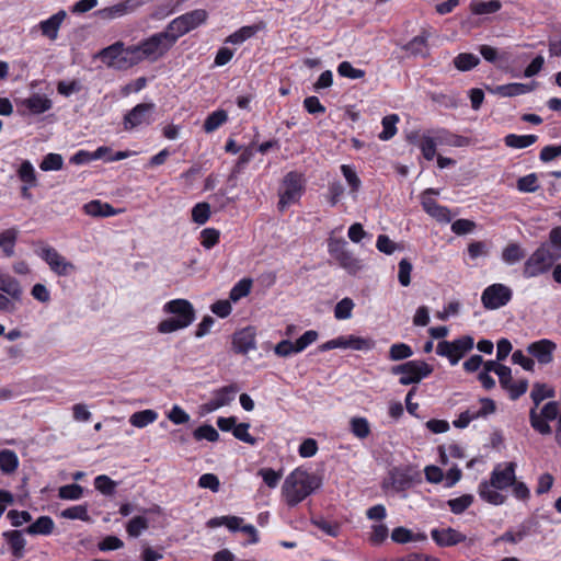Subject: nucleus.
Returning a JSON list of instances; mask_svg holds the SVG:
<instances>
[{
  "mask_svg": "<svg viewBox=\"0 0 561 561\" xmlns=\"http://www.w3.org/2000/svg\"><path fill=\"white\" fill-rule=\"evenodd\" d=\"M228 119L227 112L224 110H217L209 114L204 122V130L206 133H213L218 129Z\"/></svg>",
  "mask_w": 561,
  "mask_h": 561,
  "instance_id": "79ce46f5",
  "label": "nucleus"
},
{
  "mask_svg": "<svg viewBox=\"0 0 561 561\" xmlns=\"http://www.w3.org/2000/svg\"><path fill=\"white\" fill-rule=\"evenodd\" d=\"M321 485V479L305 469L296 468L285 479L282 494L286 504L296 506Z\"/></svg>",
  "mask_w": 561,
  "mask_h": 561,
  "instance_id": "7ed1b4c3",
  "label": "nucleus"
},
{
  "mask_svg": "<svg viewBox=\"0 0 561 561\" xmlns=\"http://www.w3.org/2000/svg\"><path fill=\"white\" fill-rule=\"evenodd\" d=\"M60 516L67 519H80L83 522L90 519L87 505H75L68 507L60 513Z\"/></svg>",
  "mask_w": 561,
  "mask_h": 561,
  "instance_id": "4d7b16f0",
  "label": "nucleus"
},
{
  "mask_svg": "<svg viewBox=\"0 0 561 561\" xmlns=\"http://www.w3.org/2000/svg\"><path fill=\"white\" fill-rule=\"evenodd\" d=\"M257 474L262 477L264 483L271 489H275L278 485L283 476L282 471H275L272 468H262Z\"/></svg>",
  "mask_w": 561,
  "mask_h": 561,
  "instance_id": "69168bd1",
  "label": "nucleus"
},
{
  "mask_svg": "<svg viewBox=\"0 0 561 561\" xmlns=\"http://www.w3.org/2000/svg\"><path fill=\"white\" fill-rule=\"evenodd\" d=\"M391 539L397 543H408L412 541H424L426 535L422 533L414 534L412 530L400 526L392 530Z\"/></svg>",
  "mask_w": 561,
  "mask_h": 561,
  "instance_id": "7c9ffc66",
  "label": "nucleus"
},
{
  "mask_svg": "<svg viewBox=\"0 0 561 561\" xmlns=\"http://www.w3.org/2000/svg\"><path fill=\"white\" fill-rule=\"evenodd\" d=\"M100 57L104 64L114 69H127L134 66L129 61V46L125 47L122 42L104 48L100 53Z\"/></svg>",
  "mask_w": 561,
  "mask_h": 561,
  "instance_id": "dca6fc26",
  "label": "nucleus"
},
{
  "mask_svg": "<svg viewBox=\"0 0 561 561\" xmlns=\"http://www.w3.org/2000/svg\"><path fill=\"white\" fill-rule=\"evenodd\" d=\"M175 43L174 36L165 27L163 31L140 41L138 44L130 45L129 61L134 66L144 61L156 62L163 58Z\"/></svg>",
  "mask_w": 561,
  "mask_h": 561,
  "instance_id": "f03ea898",
  "label": "nucleus"
},
{
  "mask_svg": "<svg viewBox=\"0 0 561 561\" xmlns=\"http://www.w3.org/2000/svg\"><path fill=\"white\" fill-rule=\"evenodd\" d=\"M83 495V488L79 484L72 483L62 485L58 489V496L61 500H80Z\"/></svg>",
  "mask_w": 561,
  "mask_h": 561,
  "instance_id": "6e6d98bb",
  "label": "nucleus"
},
{
  "mask_svg": "<svg viewBox=\"0 0 561 561\" xmlns=\"http://www.w3.org/2000/svg\"><path fill=\"white\" fill-rule=\"evenodd\" d=\"M157 419L158 413L153 410L148 409L131 414L129 417V423L135 427L142 428L153 423Z\"/></svg>",
  "mask_w": 561,
  "mask_h": 561,
  "instance_id": "e433bc0d",
  "label": "nucleus"
},
{
  "mask_svg": "<svg viewBox=\"0 0 561 561\" xmlns=\"http://www.w3.org/2000/svg\"><path fill=\"white\" fill-rule=\"evenodd\" d=\"M64 165V159L59 153H48L39 164L43 171H58Z\"/></svg>",
  "mask_w": 561,
  "mask_h": 561,
  "instance_id": "bf43d9fd",
  "label": "nucleus"
},
{
  "mask_svg": "<svg viewBox=\"0 0 561 561\" xmlns=\"http://www.w3.org/2000/svg\"><path fill=\"white\" fill-rule=\"evenodd\" d=\"M19 459L14 451L4 449L0 451V469L5 473H11L16 470Z\"/></svg>",
  "mask_w": 561,
  "mask_h": 561,
  "instance_id": "09e8293b",
  "label": "nucleus"
},
{
  "mask_svg": "<svg viewBox=\"0 0 561 561\" xmlns=\"http://www.w3.org/2000/svg\"><path fill=\"white\" fill-rule=\"evenodd\" d=\"M524 257L525 251L517 243H510L502 251V260L508 265L516 264Z\"/></svg>",
  "mask_w": 561,
  "mask_h": 561,
  "instance_id": "58836bf2",
  "label": "nucleus"
},
{
  "mask_svg": "<svg viewBox=\"0 0 561 561\" xmlns=\"http://www.w3.org/2000/svg\"><path fill=\"white\" fill-rule=\"evenodd\" d=\"M18 229L10 228L0 233V248L5 256L11 257L14 255V247L18 239Z\"/></svg>",
  "mask_w": 561,
  "mask_h": 561,
  "instance_id": "473e14b6",
  "label": "nucleus"
},
{
  "mask_svg": "<svg viewBox=\"0 0 561 561\" xmlns=\"http://www.w3.org/2000/svg\"><path fill=\"white\" fill-rule=\"evenodd\" d=\"M513 297V290L500 283L492 284L484 288L481 295V302L488 310H496L506 306Z\"/></svg>",
  "mask_w": 561,
  "mask_h": 561,
  "instance_id": "4468645a",
  "label": "nucleus"
},
{
  "mask_svg": "<svg viewBox=\"0 0 561 561\" xmlns=\"http://www.w3.org/2000/svg\"><path fill=\"white\" fill-rule=\"evenodd\" d=\"M232 347L233 351L239 354H248L250 351L255 350L256 342L254 332L250 328H247L234 333Z\"/></svg>",
  "mask_w": 561,
  "mask_h": 561,
  "instance_id": "412c9836",
  "label": "nucleus"
},
{
  "mask_svg": "<svg viewBox=\"0 0 561 561\" xmlns=\"http://www.w3.org/2000/svg\"><path fill=\"white\" fill-rule=\"evenodd\" d=\"M553 397H554V390L552 388L548 387L547 385L537 382L533 386V389L530 392V398L534 402V407L538 408L539 404L545 399H549V398H553Z\"/></svg>",
  "mask_w": 561,
  "mask_h": 561,
  "instance_id": "37998d69",
  "label": "nucleus"
},
{
  "mask_svg": "<svg viewBox=\"0 0 561 561\" xmlns=\"http://www.w3.org/2000/svg\"><path fill=\"white\" fill-rule=\"evenodd\" d=\"M257 31H259V27L255 25L242 26L234 33L230 34L227 37L226 43H230V44H234V45L242 44L247 39L254 36L257 33Z\"/></svg>",
  "mask_w": 561,
  "mask_h": 561,
  "instance_id": "ea45409f",
  "label": "nucleus"
},
{
  "mask_svg": "<svg viewBox=\"0 0 561 561\" xmlns=\"http://www.w3.org/2000/svg\"><path fill=\"white\" fill-rule=\"evenodd\" d=\"M154 103H140L128 111L123 119L125 130L149 126L153 122Z\"/></svg>",
  "mask_w": 561,
  "mask_h": 561,
  "instance_id": "2eb2a0df",
  "label": "nucleus"
},
{
  "mask_svg": "<svg viewBox=\"0 0 561 561\" xmlns=\"http://www.w3.org/2000/svg\"><path fill=\"white\" fill-rule=\"evenodd\" d=\"M337 73L341 77L350 78V79H362L365 76V71L362 69L354 68L351 62L342 61L337 66Z\"/></svg>",
  "mask_w": 561,
  "mask_h": 561,
  "instance_id": "774afa93",
  "label": "nucleus"
},
{
  "mask_svg": "<svg viewBox=\"0 0 561 561\" xmlns=\"http://www.w3.org/2000/svg\"><path fill=\"white\" fill-rule=\"evenodd\" d=\"M433 367L424 360L414 359L391 367V374L400 376L399 383L402 386L420 383L433 373Z\"/></svg>",
  "mask_w": 561,
  "mask_h": 561,
  "instance_id": "423d86ee",
  "label": "nucleus"
},
{
  "mask_svg": "<svg viewBox=\"0 0 561 561\" xmlns=\"http://www.w3.org/2000/svg\"><path fill=\"white\" fill-rule=\"evenodd\" d=\"M116 485V482L105 474L98 476L94 479L95 489L104 495H112L115 491Z\"/></svg>",
  "mask_w": 561,
  "mask_h": 561,
  "instance_id": "0e129e2a",
  "label": "nucleus"
},
{
  "mask_svg": "<svg viewBox=\"0 0 561 561\" xmlns=\"http://www.w3.org/2000/svg\"><path fill=\"white\" fill-rule=\"evenodd\" d=\"M419 479V473L410 467H394L389 470L387 478L382 482L385 491L396 493L404 492L412 486Z\"/></svg>",
  "mask_w": 561,
  "mask_h": 561,
  "instance_id": "9b49d317",
  "label": "nucleus"
},
{
  "mask_svg": "<svg viewBox=\"0 0 561 561\" xmlns=\"http://www.w3.org/2000/svg\"><path fill=\"white\" fill-rule=\"evenodd\" d=\"M474 341L470 335H462L454 341H440L437 343L436 353L439 356L447 357L450 365L455 366L458 362L473 348Z\"/></svg>",
  "mask_w": 561,
  "mask_h": 561,
  "instance_id": "6e6552de",
  "label": "nucleus"
},
{
  "mask_svg": "<svg viewBox=\"0 0 561 561\" xmlns=\"http://www.w3.org/2000/svg\"><path fill=\"white\" fill-rule=\"evenodd\" d=\"M437 140L433 137L432 134H424L421 139L419 147L422 151L423 157L431 161L434 159L436 154Z\"/></svg>",
  "mask_w": 561,
  "mask_h": 561,
  "instance_id": "c03bdc74",
  "label": "nucleus"
},
{
  "mask_svg": "<svg viewBox=\"0 0 561 561\" xmlns=\"http://www.w3.org/2000/svg\"><path fill=\"white\" fill-rule=\"evenodd\" d=\"M36 254L45 261L50 271L58 276H68L76 271V266L50 245H44L37 249Z\"/></svg>",
  "mask_w": 561,
  "mask_h": 561,
  "instance_id": "ddd939ff",
  "label": "nucleus"
},
{
  "mask_svg": "<svg viewBox=\"0 0 561 561\" xmlns=\"http://www.w3.org/2000/svg\"><path fill=\"white\" fill-rule=\"evenodd\" d=\"M339 264L350 274H356L362 268L360 260H358L351 251H346L339 260Z\"/></svg>",
  "mask_w": 561,
  "mask_h": 561,
  "instance_id": "603ef678",
  "label": "nucleus"
},
{
  "mask_svg": "<svg viewBox=\"0 0 561 561\" xmlns=\"http://www.w3.org/2000/svg\"><path fill=\"white\" fill-rule=\"evenodd\" d=\"M83 210L87 215L92 217H111L118 214V210H116L112 205L99 199L84 204Z\"/></svg>",
  "mask_w": 561,
  "mask_h": 561,
  "instance_id": "bb28decb",
  "label": "nucleus"
},
{
  "mask_svg": "<svg viewBox=\"0 0 561 561\" xmlns=\"http://www.w3.org/2000/svg\"><path fill=\"white\" fill-rule=\"evenodd\" d=\"M210 216V206L208 203H198L192 209V219L198 225L207 222Z\"/></svg>",
  "mask_w": 561,
  "mask_h": 561,
  "instance_id": "052dcab7",
  "label": "nucleus"
},
{
  "mask_svg": "<svg viewBox=\"0 0 561 561\" xmlns=\"http://www.w3.org/2000/svg\"><path fill=\"white\" fill-rule=\"evenodd\" d=\"M427 39L428 34L423 32L421 35L413 37L408 44H405L403 49L409 51L412 56L425 57L428 53Z\"/></svg>",
  "mask_w": 561,
  "mask_h": 561,
  "instance_id": "c85d7f7f",
  "label": "nucleus"
},
{
  "mask_svg": "<svg viewBox=\"0 0 561 561\" xmlns=\"http://www.w3.org/2000/svg\"><path fill=\"white\" fill-rule=\"evenodd\" d=\"M350 430L352 434L359 438L365 439L370 435V424L366 417L354 416L350 421Z\"/></svg>",
  "mask_w": 561,
  "mask_h": 561,
  "instance_id": "c9c22d12",
  "label": "nucleus"
},
{
  "mask_svg": "<svg viewBox=\"0 0 561 561\" xmlns=\"http://www.w3.org/2000/svg\"><path fill=\"white\" fill-rule=\"evenodd\" d=\"M517 465L513 461L496 463L490 473L489 480L479 483V496L486 503L503 505L507 496L502 491L511 488L516 479Z\"/></svg>",
  "mask_w": 561,
  "mask_h": 561,
  "instance_id": "f257e3e1",
  "label": "nucleus"
},
{
  "mask_svg": "<svg viewBox=\"0 0 561 561\" xmlns=\"http://www.w3.org/2000/svg\"><path fill=\"white\" fill-rule=\"evenodd\" d=\"M560 413V407L557 401L547 402L540 411L534 407L529 411V422L531 427L541 435H550L552 428L549 425L550 421L558 417Z\"/></svg>",
  "mask_w": 561,
  "mask_h": 561,
  "instance_id": "9d476101",
  "label": "nucleus"
},
{
  "mask_svg": "<svg viewBox=\"0 0 561 561\" xmlns=\"http://www.w3.org/2000/svg\"><path fill=\"white\" fill-rule=\"evenodd\" d=\"M431 536L442 547L455 546L466 540V536L454 528L433 529Z\"/></svg>",
  "mask_w": 561,
  "mask_h": 561,
  "instance_id": "4be33fe9",
  "label": "nucleus"
},
{
  "mask_svg": "<svg viewBox=\"0 0 561 561\" xmlns=\"http://www.w3.org/2000/svg\"><path fill=\"white\" fill-rule=\"evenodd\" d=\"M413 355V350L405 343H394L389 348V359L399 362L410 358Z\"/></svg>",
  "mask_w": 561,
  "mask_h": 561,
  "instance_id": "de8ad7c7",
  "label": "nucleus"
},
{
  "mask_svg": "<svg viewBox=\"0 0 561 561\" xmlns=\"http://www.w3.org/2000/svg\"><path fill=\"white\" fill-rule=\"evenodd\" d=\"M238 392V388L233 385L221 387L213 392L209 401L204 403L201 409L204 413H211L222 407L229 405Z\"/></svg>",
  "mask_w": 561,
  "mask_h": 561,
  "instance_id": "a211bd4d",
  "label": "nucleus"
},
{
  "mask_svg": "<svg viewBox=\"0 0 561 561\" xmlns=\"http://www.w3.org/2000/svg\"><path fill=\"white\" fill-rule=\"evenodd\" d=\"M502 4L499 0L479 1L473 0L470 4V9L473 14L483 15L495 13L501 9Z\"/></svg>",
  "mask_w": 561,
  "mask_h": 561,
  "instance_id": "4c0bfd02",
  "label": "nucleus"
},
{
  "mask_svg": "<svg viewBox=\"0 0 561 561\" xmlns=\"http://www.w3.org/2000/svg\"><path fill=\"white\" fill-rule=\"evenodd\" d=\"M432 135L435 140H437L438 146L447 145L453 147H462L468 142L465 137L454 135L446 129H437L433 131Z\"/></svg>",
  "mask_w": 561,
  "mask_h": 561,
  "instance_id": "c756f323",
  "label": "nucleus"
},
{
  "mask_svg": "<svg viewBox=\"0 0 561 561\" xmlns=\"http://www.w3.org/2000/svg\"><path fill=\"white\" fill-rule=\"evenodd\" d=\"M144 4L142 0H124L98 11V15L104 20H114L135 12Z\"/></svg>",
  "mask_w": 561,
  "mask_h": 561,
  "instance_id": "6ab92c4d",
  "label": "nucleus"
},
{
  "mask_svg": "<svg viewBox=\"0 0 561 561\" xmlns=\"http://www.w3.org/2000/svg\"><path fill=\"white\" fill-rule=\"evenodd\" d=\"M304 192L301 174L289 172L285 175L279 188L278 209L284 211L290 205L297 203Z\"/></svg>",
  "mask_w": 561,
  "mask_h": 561,
  "instance_id": "1a4fd4ad",
  "label": "nucleus"
},
{
  "mask_svg": "<svg viewBox=\"0 0 561 561\" xmlns=\"http://www.w3.org/2000/svg\"><path fill=\"white\" fill-rule=\"evenodd\" d=\"M376 343L370 337H362L357 335H341L336 339L327 341L319 346L320 352H327L334 348L354 350L368 352L375 347Z\"/></svg>",
  "mask_w": 561,
  "mask_h": 561,
  "instance_id": "f8f14e48",
  "label": "nucleus"
},
{
  "mask_svg": "<svg viewBox=\"0 0 561 561\" xmlns=\"http://www.w3.org/2000/svg\"><path fill=\"white\" fill-rule=\"evenodd\" d=\"M67 14L64 10L58 11L53 14L47 20L42 21L38 26L42 31V34L48 37L50 41H55L58 37V31L66 19Z\"/></svg>",
  "mask_w": 561,
  "mask_h": 561,
  "instance_id": "b1692460",
  "label": "nucleus"
},
{
  "mask_svg": "<svg viewBox=\"0 0 561 561\" xmlns=\"http://www.w3.org/2000/svg\"><path fill=\"white\" fill-rule=\"evenodd\" d=\"M55 523L49 516H41L26 528L28 535H50Z\"/></svg>",
  "mask_w": 561,
  "mask_h": 561,
  "instance_id": "2f4dec72",
  "label": "nucleus"
},
{
  "mask_svg": "<svg viewBox=\"0 0 561 561\" xmlns=\"http://www.w3.org/2000/svg\"><path fill=\"white\" fill-rule=\"evenodd\" d=\"M481 56L489 62L500 65L501 61H507L508 56L506 53H499L496 48L489 45H481L479 47Z\"/></svg>",
  "mask_w": 561,
  "mask_h": 561,
  "instance_id": "3c124183",
  "label": "nucleus"
},
{
  "mask_svg": "<svg viewBox=\"0 0 561 561\" xmlns=\"http://www.w3.org/2000/svg\"><path fill=\"white\" fill-rule=\"evenodd\" d=\"M560 259V252H556L547 242L541 243L524 262L523 276L528 279L543 275Z\"/></svg>",
  "mask_w": 561,
  "mask_h": 561,
  "instance_id": "39448f33",
  "label": "nucleus"
},
{
  "mask_svg": "<svg viewBox=\"0 0 561 561\" xmlns=\"http://www.w3.org/2000/svg\"><path fill=\"white\" fill-rule=\"evenodd\" d=\"M0 291L7 294L13 302L20 301L23 294L20 282L16 278L5 274L0 275Z\"/></svg>",
  "mask_w": 561,
  "mask_h": 561,
  "instance_id": "a878e982",
  "label": "nucleus"
},
{
  "mask_svg": "<svg viewBox=\"0 0 561 561\" xmlns=\"http://www.w3.org/2000/svg\"><path fill=\"white\" fill-rule=\"evenodd\" d=\"M556 348V343L548 339L533 342L527 346L528 353L542 365L550 364L553 360V352Z\"/></svg>",
  "mask_w": 561,
  "mask_h": 561,
  "instance_id": "aec40b11",
  "label": "nucleus"
},
{
  "mask_svg": "<svg viewBox=\"0 0 561 561\" xmlns=\"http://www.w3.org/2000/svg\"><path fill=\"white\" fill-rule=\"evenodd\" d=\"M435 188H427L421 195V204L424 211L439 222H450V211L447 207L439 205L432 195H438Z\"/></svg>",
  "mask_w": 561,
  "mask_h": 561,
  "instance_id": "f3484780",
  "label": "nucleus"
},
{
  "mask_svg": "<svg viewBox=\"0 0 561 561\" xmlns=\"http://www.w3.org/2000/svg\"><path fill=\"white\" fill-rule=\"evenodd\" d=\"M534 87L531 84H525L519 82H513L507 84L497 85L490 91L493 94L500 95L502 98H513L517 95L526 94L533 91Z\"/></svg>",
  "mask_w": 561,
  "mask_h": 561,
  "instance_id": "393cba45",
  "label": "nucleus"
},
{
  "mask_svg": "<svg viewBox=\"0 0 561 561\" xmlns=\"http://www.w3.org/2000/svg\"><path fill=\"white\" fill-rule=\"evenodd\" d=\"M163 312L173 317L162 320L158 331L162 334L172 333L190 327L195 320L193 305L186 299H173L164 304Z\"/></svg>",
  "mask_w": 561,
  "mask_h": 561,
  "instance_id": "20e7f679",
  "label": "nucleus"
},
{
  "mask_svg": "<svg viewBox=\"0 0 561 561\" xmlns=\"http://www.w3.org/2000/svg\"><path fill=\"white\" fill-rule=\"evenodd\" d=\"M538 137L536 135H516L508 134L504 138V142L507 147L515 149H524L537 141Z\"/></svg>",
  "mask_w": 561,
  "mask_h": 561,
  "instance_id": "72a5a7b5",
  "label": "nucleus"
},
{
  "mask_svg": "<svg viewBox=\"0 0 561 561\" xmlns=\"http://www.w3.org/2000/svg\"><path fill=\"white\" fill-rule=\"evenodd\" d=\"M18 176L24 184H28V186L37 185L35 169L28 160L21 163L18 170Z\"/></svg>",
  "mask_w": 561,
  "mask_h": 561,
  "instance_id": "a18cd8bd",
  "label": "nucleus"
},
{
  "mask_svg": "<svg viewBox=\"0 0 561 561\" xmlns=\"http://www.w3.org/2000/svg\"><path fill=\"white\" fill-rule=\"evenodd\" d=\"M252 286V280L250 278H243L239 280L230 290L229 298L232 301H238L241 298L249 295Z\"/></svg>",
  "mask_w": 561,
  "mask_h": 561,
  "instance_id": "5fc2aeb1",
  "label": "nucleus"
},
{
  "mask_svg": "<svg viewBox=\"0 0 561 561\" xmlns=\"http://www.w3.org/2000/svg\"><path fill=\"white\" fill-rule=\"evenodd\" d=\"M517 188L524 193H534L539 188L538 178L535 173L522 176L517 181Z\"/></svg>",
  "mask_w": 561,
  "mask_h": 561,
  "instance_id": "680f3d73",
  "label": "nucleus"
},
{
  "mask_svg": "<svg viewBox=\"0 0 561 561\" xmlns=\"http://www.w3.org/2000/svg\"><path fill=\"white\" fill-rule=\"evenodd\" d=\"M3 536L7 538L8 543L11 547L13 556L16 558H22L26 543L22 533L19 530H12L4 533Z\"/></svg>",
  "mask_w": 561,
  "mask_h": 561,
  "instance_id": "f704fd0d",
  "label": "nucleus"
},
{
  "mask_svg": "<svg viewBox=\"0 0 561 561\" xmlns=\"http://www.w3.org/2000/svg\"><path fill=\"white\" fill-rule=\"evenodd\" d=\"M473 503V495L463 494L447 501V505L454 514L463 513Z\"/></svg>",
  "mask_w": 561,
  "mask_h": 561,
  "instance_id": "864d4df0",
  "label": "nucleus"
},
{
  "mask_svg": "<svg viewBox=\"0 0 561 561\" xmlns=\"http://www.w3.org/2000/svg\"><path fill=\"white\" fill-rule=\"evenodd\" d=\"M207 524L211 528L226 526L230 531L236 533L241 531L244 519L239 516H220L209 519Z\"/></svg>",
  "mask_w": 561,
  "mask_h": 561,
  "instance_id": "cd10ccee",
  "label": "nucleus"
},
{
  "mask_svg": "<svg viewBox=\"0 0 561 561\" xmlns=\"http://www.w3.org/2000/svg\"><path fill=\"white\" fill-rule=\"evenodd\" d=\"M328 251L337 261L347 251V242L344 239L330 238Z\"/></svg>",
  "mask_w": 561,
  "mask_h": 561,
  "instance_id": "338daca9",
  "label": "nucleus"
},
{
  "mask_svg": "<svg viewBox=\"0 0 561 561\" xmlns=\"http://www.w3.org/2000/svg\"><path fill=\"white\" fill-rule=\"evenodd\" d=\"M480 62L479 57L470 53H461L454 58V66L459 71H469Z\"/></svg>",
  "mask_w": 561,
  "mask_h": 561,
  "instance_id": "a19ab883",
  "label": "nucleus"
},
{
  "mask_svg": "<svg viewBox=\"0 0 561 561\" xmlns=\"http://www.w3.org/2000/svg\"><path fill=\"white\" fill-rule=\"evenodd\" d=\"M193 435L196 440L206 439L208 442H217L219 439V433L214 426L208 424L197 427Z\"/></svg>",
  "mask_w": 561,
  "mask_h": 561,
  "instance_id": "e2e57ef3",
  "label": "nucleus"
},
{
  "mask_svg": "<svg viewBox=\"0 0 561 561\" xmlns=\"http://www.w3.org/2000/svg\"><path fill=\"white\" fill-rule=\"evenodd\" d=\"M149 527V520L144 516L133 517L127 526L126 531L129 537L137 538Z\"/></svg>",
  "mask_w": 561,
  "mask_h": 561,
  "instance_id": "49530a36",
  "label": "nucleus"
},
{
  "mask_svg": "<svg viewBox=\"0 0 561 561\" xmlns=\"http://www.w3.org/2000/svg\"><path fill=\"white\" fill-rule=\"evenodd\" d=\"M399 116L397 114H390L382 118V131L379 134L381 140H389L397 134V123Z\"/></svg>",
  "mask_w": 561,
  "mask_h": 561,
  "instance_id": "8fccbe9b",
  "label": "nucleus"
},
{
  "mask_svg": "<svg viewBox=\"0 0 561 561\" xmlns=\"http://www.w3.org/2000/svg\"><path fill=\"white\" fill-rule=\"evenodd\" d=\"M20 105L24 110H27L30 114L39 115L49 111L53 106V102L47 96L35 93L30 98L22 100Z\"/></svg>",
  "mask_w": 561,
  "mask_h": 561,
  "instance_id": "5701e85b",
  "label": "nucleus"
},
{
  "mask_svg": "<svg viewBox=\"0 0 561 561\" xmlns=\"http://www.w3.org/2000/svg\"><path fill=\"white\" fill-rule=\"evenodd\" d=\"M207 19L208 12L206 10L196 9L173 19L167 25V30L174 36V41L178 42L181 36L197 28L204 24Z\"/></svg>",
  "mask_w": 561,
  "mask_h": 561,
  "instance_id": "0eeeda50",
  "label": "nucleus"
},
{
  "mask_svg": "<svg viewBox=\"0 0 561 561\" xmlns=\"http://www.w3.org/2000/svg\"><path fill=\"white\" fill-rule=\"evenodd\" d=\"M354 302L351 298H343L340 300L334 308V317L337 320H346L352 317V310L354 308Z\"/></svg>",
  "mask_w": 561,
  "mask_h": 561,
  "instance_id": "13d9d810",
  "label": "nucleus"
}]
</instances>
